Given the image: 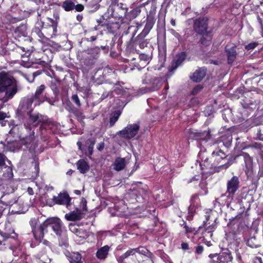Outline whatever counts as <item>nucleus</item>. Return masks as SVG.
<instances>
[{
    "mask_svg": "<svg viewBox=\"0 0 263 263\" xmlns=\"http://www.w3.org/2000/svg\"><path fill=\"white\" fill-rule=\"evenodd\" d=\"M50 86L54 94H57L59 92L58 86L55 83L51 82Z\"/></svg>",
    "mask_w": 263,
    "mask_h": 263,
    "instance_id": "obj_64",
    "label": "nucleus"
},
{
    "mask_svg": "<svg viewBox=\"0 0 263 263\" xmlns=\"http://www.w3.org/2000/svg\"><path fill=\"white\" fill-rule=\"evenodd\" d=\"M27 115L29 116L28 121L30 124L34 127H37L39 125H40L45 116L40 113L33 114L31 111L29 112H27Z\"/></svg>",
    "mask_w": 263,
    "mask_h": 263,
    "instance_id": "obj_22",
    "label": "nucleus"
},
{
    "mask_svg": "<svg viewBox=\"0 0 263 263\" xmlns=\"http://www.w3.org/2000/svg\"><path fill=\"white\" fill-rule=\"evenodd\" d=\"M45 220L42 223L39 224L38 218H32L29 221V224L31 228V232L35 239L41 241L45 233L48 232L47 227Z\"/></svg>",
    "mask_w": 263,
    "mask_h": 263,
    "instance_id": "obj_4",
    "label": "nucleus"
},
{
    "mask_svg": "<svg viewBox=\"0 0 263 263\" xmlns=\"http://www.w3.org/2000/svg\"><path fill=\"white\" fill-rule=\"evenodd\" d=\"M46 86L45 85H41L36 88L34 94L31 96L35 100V105H39L44 101L43 92Z\"/></svg>",
    "mask_w": 263,
    "mask_h": 263,
    "instance_id": "obj_25",
    "label": "nucleus"
},
{
    "mask_svg": "<svg viewBox=\"0 0 263 263\" xmlns=\"http://www.w3.org/2000/svg\"><path fill=\"white\" fill-rule=\"evenodd\" d=\"M76 165L78 170L81 174L86 173L90 168L88 163L83 159L79 160L77 162Z\"/></svg>",
    "mask_w": 263,
    "mask_h": 263,
    "instance_id": "obj_35",
    "label": "nucleus"
},
{
    "mask_svg": "<svg viewBox=\"0 0 263 263\" xmlns=\"http://www.w3.org/2000/svg\"><path fill=\"white\" fill-rule=\"evenodd\" d=\"M48 23L45 24L43 22L42 30H43V33L46 37V41H48L50 38L55 36L57 33V26L58 21L56 18L55 20L51 18H47Z\"/></svg>",
    "mask_w": 263,
    "mask_h": 263,
    "instance_id": "obj_10",
    "label": "nucleus"
},
{
    "mask_svg": "<svg viewBox=\"0 0 263 263\" xmlns=\"http://www.w3.org/2000/svg\"><path fill=\"white\" fill-rule=\"evenodd\" d=\"M199 196H201L199 192L193 194L190 199V204L197 206L200 201Z\"/></svg>",
    "mask_w": 263,
    "mask_h": 263,
    "instance_id": "obj_55",
    "label": "nucleus"
},
{
    "mask_svg": "<svg viewBox=\"0 0 263 263\" xmlns=\"http://www.w3.org/2000/svg\"><path fill=\"white\" fill-rule=\"evenodd\" d=\"M234 159L228 160L224 164H221L217 166L214 164L213 161H211V157L206 158L201 162H200V168L202 171L201 174H209L212 175L218 173L223 171H226L229 166L234 163Z\"/></svg>",
    "mask_w": 263,
    "mask_h": 263,
    "instance_id": "obj_2",
    "label": "nucleus"
},
{
    "mask_svg": "<svg viewBox=\"0 0 263 263\" xmlns=\"http://www.w3.org/2000/svg\"><path fill=\"white\" fill-rule=\"evenodd\" d=\"M114 169L116 171H120L124 169L125 166V158H117L116 159L114 163Z\"/></svg>",
    "mask_w": 263,
    "mask_h": 263,
    "instance_id": "obj_40",
    "label": "nucleus"
},
{
    "mask_svg": "<svg viewBox=\"0 0 263 263\" xmlns=\"http://www.w3.org/2000/svg\"><path fill=\"white\" fill-rule=\"evenodd\" d=\"M196 205L191 204L188 208V213L186 216V218L188 220L190 221L193 220V217L196 213Z\"/></svg>",
    "mask_w": 263,
    "mask_h": 263,
    "instance_id": "obj_52",
    "label": "nucleus"
},
{
    "mask_svg": "<svg viewBox=\"0 0 263 263\" xmlns=\"http://www.w3.org/2000/svg\"><path fill=\"white\" fill-rule=\"evenodd\" d=\"M72 101L75 103L78 107H80L81 105L80 101L78 97V96L77 94L73 95L71 97Z\"/></svg>",
    "mask_w": 263,
    "mask_h": 263,
    "instance_id": "obj_60",
    "label": "nucleus"
},
{
    "mask_svg": "<svg viewBox=\"0 0 263 263\" xmlns=\"http://www.w3.org/2000/svg\"><path fill=\"white\" fill-rule=\"evenodd\" d=\"M18 91L17 81H15L10 87L7 88V89L4 91L5 95L4 97L5 101H7L13 98L14 95L17 93Z\"/></svg>",
    "mask_w": 263,
    "mask_h": 263,
    "instance_id": "obj_28",
    "label": "nucleus"
},
{
    "mask_svg": "<svg viewBox=\"0 0 263 263\" xmlns=\"http://www.w3.org/2000/svg\"><path fill=\"white\" fill-rule=\"evenodd\" d=\"M128 10V8L125 3L119 2V0H111L107 12L112 17L123 23Z\"/></svg>",
    "mask_w": 263,
    "mask_h": 263,
    "instance_id": "obj_3",
    "label": "nucleus"
},
{
    "mask_svg": "<svg viewBox=\"0 0 263 263\" xmlns=\"http://www.w3.org/2000/svg\"><path fill=\"white\" fill-rule=\"evenodd\" d=\"M220 141L223 142V145L226 147H229L232 143V135L228 133L225 134H223L220 137Z\"/></svg>",
    "mask_w": 263,
    "mask_h": 263,
    "instance_id": "obj_43",
    "label": "nucleus"
},
{
    "mask_svg": "<svg viewBox=\"0 0 263 263\" xmlns=\"http://www.w3.org/2000/svg\"><path fill=\"white\" fill-rule=\"evenodd\" d=\"M209 257L210 259L209 263H232L233 259L232 253L229 250L218 254H210Z\"/></svg>",
    "mask_w": 263,
    "mask_h": 263,
    "instance_id": "obj_9",
    "label": "nucleus"
},
{
    "mask_svg": "<svg viewBox=\"0 0 263 263\" xmlns=\"http://www.w3.org/2000/svg\"><path fill=\"white\" fill-rule=\"evenodd\" d=\"M240 180L238 176H233L228 180L226 184L227 190L224 194L221 195L220 197H226L227 199H233L235 194L240 188Z\"/></svg>",
    "mask_w": 263,
    "mask_h": 263,
    "instance_id": "obj_5",
    "label": "nucleus"
},
{
    "mask_svg": "<svg viewBox=\"0 0 263 263\" xmlns=\"http://www.w3.org/2000/svg\"><path fill=\"white\" fill-rule=\"evenodd\" d=\"M141 12V7H136L131 10L129 12H127L125 18L128 21H132L136 18L140 14Z\"/></svg>",
    "mask_w": 263,
    "mask_h": 263,
    "instance_id": "obj_38",
    "label": "nucleus"
},
{
    "mask_svg": "<svg viewBox=\"0 0 263 263\" xmlns=\"http://www.w3.org/2000/svg\"><path fill=\"white\" fill-rule=\"evenodd\" d=\"M216 229V225L215 224H212L207 228H206L203 232H202V237L204 239L205 237H210L213 235V232Z\"/></svg>",
    "mask_w": 263,
    "mask_h": 263,
    "instance_id": "obj_46",
    "label": "nucleus"
},
{
    "mask_svg": "<svg viewBox=\"0 0 263 263\" xmlns=\"http://www.w3.org/2000/svg\"><path fill=\"white\" fill-rule=\"evenodd\" d=\"M33 102L35 103V100L32 96L25 98L22 101V109L26 110L27 112H29L30 111L32 112V105ZM34 105L36 106L35 104Z\"/></svg>",
    "mask_w": 263,
    "mask_h": 263,
    "instance_id": "obj_32",
    "label": "nucleus"
},
{
    "mask_svg": "<svg viewBox=\"0 0 263 263\" xmlns=\"http://www.w3.org/2000/svg\"><path fill=\"white\" fill-rule=\"evenodd\" d=\"M258 45L259 43L258 42L250 43L248 45H245V48L247 50H253Z\"/></svg>",
    "mask_w": 263,
    "mask_h": 263,
    "instance_id": "obj_58",
    "label": "nucleus"
},
{
    "mask_svg": "<svg viewBox=\"0 0 263 263\" xmlns=\"http://www.w3.org/2000/svg\"><path fill=\"white\" fill-rule=\"evenodd\" d=\"M109 249L110 247L108 245H105L99 248L96 253L97 258L100 260L105 259L108 256Z\"/></svg>",
    "mask_w": 263,
    "mask_h": 263,
    "instance_id": "obj_33",
    "label": "nucleus"
},
{
    "mask_svg": "<svg viewBox=\"0 0 263 263\" xmlns=\"http://www.w3.org/2000/svg\"><path fill=\"white\" fill-rule=\"evenodd\" d=\"M135 249H136V253H138L139 254H142L144 255H147V257H148L151 259L152 263H154L153 259L154 258V255H153V254L152 252H149L147 249H146L145 248H144L143 247H140L135 248Z\"/></svg>",
    "mask_w": 263,
    "mask_h": 263,
    "instance_id": "obj_42",
    "label": "nucleus"
},
{
    "mask_svg": "<svg viewBox=\"0 0 263 263\" xmlns=\"http://www.w3.org/2000/svg\"><path fill=\"white\" fill-rule=\"evenodd\" d=\"M52 201L55 204L65 205L68 209L71 205V198L66 191L60 192L58 196H54Z\"/></svg>",
    "mask_w": 263,
    "mask_h": 263,
    "instance_id": "obj_14",
    "label": "nucleus"
},
{
    "mask_svg": "<svg viewBox=\"0 0 263 263\" xmlns=\"http://www.w3.org/2000/svg\"><path fill=\"white\" fill-rule=\"evenodd\" d=\"M203 88V86L201 85H197L195 86L193 90H192V94L193 95H197L199 92H200L202 89Z\"/></svg>",
    "mask_w": 263,
    "mask_h": 263,
    "instance_id": "obj_61",
    "label": "nucleus"
},
{
    "mask_svg": "<svg viewBox=\"0 0 263 263\" xmlns=\"http://www.w3.org/2000/svg\"><path fill=\"white\" fill-rule=\"evenodd\" d=\"M201 179V177L199 175H195L191 179L187 181V183H193L195 187L196 184H198Z\"/></svg>",
    "mask_w": 263,
    "mask_h": 263,
    "instance_id": "obj_57",
    "label": "nucleus"
},
{
    "mask_svg": "<svg viewBox=\"0 0 263 263\" xmlns=\"http://www.w3.org/2000/svg\"><path fill=\"white\" fill-rule=\"evenodd\" d=\"M8 161L10 165L5 164L0 168V178L3 180H9L13 177V165L10 161Z\"/></svg>",
    "mask_w": 263,
    "mask_h": 263,
    "instance_id": "obj_19",
    "label": "nucleus"
},
{
    "mask_svg": "<svg viewBox=\"0 0 263 263\" xmlns=\"http://www.w3.org/2000/svg\"><path fill=\"white\" fill-rule=\"evenodd\" d=\"M96 59L87 55L84 56L82 59V63L85 69L89 70L92 68L96 63Z\"/></svg>",
    "mask_w": 263,
    "mask_h": 263,
    "instance_id": "obj_31",
    "label": "nucleus"
},
{
    "mask_svg": "<svg viewBox=\"0 0 263 263\" xmlns=\"http://www.w3.org/2000/svg\"><path fill=\"white\" fill-rule=\"evenodd\" d=\"M95 143L96 140L95 139H88L86 141V143L89 144L87 147V151L89 156H91L93 154V146Z\"/></svg>",
    "mask_w": 263,
    "mask_h": 263,
    "instance_id": "obj_53",
    "label": "nucleus"
},
{
    "mask_svg": "<svg viewBox=\"0 0 263 263\" xmlns=\"http://www.w3.org/2000/svg\"><path fill=\"white\" fill-rule=\"evenodd\" d=\"M52 126V122L49 119L47 116H45L43 118V121L40 124V130L41 132V134H44V130L46 132L48 130H51Z\"/></svg>",
    "mask_w": 263,
    "mask_h": 263,
    "instance_id": "obj_34",
    "label": "nucleus"
},
{
    "mask_svg": "<svg viewBox=\"0 0 263 263\" xmlns=\"http://www.w3.org/2000/svg\"><path fill=\"white\" fill-rule=\"evenodd\" d=\"M208 183L206 181L201 179L198 183V186L201 189L199 192L200 193V196L205 195L208 193V189L207 187Z\"/></svg>",
    "mask_w": 263,
    "mask_h": 263,
    "instance_id": "obj_48",
    "label": "nucleus"
},
{
    "mask_svg": "<svg viewBox=\"0 0 263 263\" xmlns=\"http://www.w3.org/2000/svg\"><path fill=\"white\" fill-rule=\"evenodd\" d=\"M98 0H91L86 5L89 12L92 13L96 12L100 8Z\"/></svg>",
    "mask_w": 263,
    "mask_h": 263,
    "instance_id": "obj_44",
    "label": "nucleus"
},
{
    "mask_svg": "<svg viewBox=\"0 0 263 263\" xmlns=\"http://www.w3.org/2000/svg\"><path fill=\"white\" fill-rule=\"evenodd\" d=\"M121 115V112L119 110L112 112L109 117V127H112L118 120Z\"/></svg>",
    "mask_w": 263,
    "mask_h": 263,
    "instance_id": "obj_47",
    "label": "nucleus"
},
{
    "mask_svg": "<svg viewBox=\"0 0 263 263\" xmlns=\"http://www.w3.org/2000/svg\"><path fill=\"white\" fill-rule=\"evenodd\" d=\"M189 136L191 138L200 142H207L212 136L210 130L199 132L197 130L190 129Z\"/></svg>",
    "mask_w": 263,
    "mask_h": 263,
    "instance_id": "obj_16",
    "label": "nucleus"
},
{
    "mask_svg": "<svg viewBox=\"0 0 263 263\" xmlns=\"http://www.w3.org/2000/svg\"><path fill=\"white\" fill-rule=\"evenodd\" d=\"M186 57L187 54L185 51H182L177 54L175 59L173 60L171 63V67L168 68L169 71L172 72L181 65L186 59Z\"/></svg>",
    "mask_w": 263,
    "mask_h": 263,
    "instance_id": "obj_21",
    "label": "nucleus"
},
{
    "mask_svg": "<svg viewBox=\"0 0 263 263\" xmlns=\"http://www.w3.org/2000/svg\"><path fill=\"white\" fill-rule=\"evenodd\" d=\"M66 256L70 263H83L82 255L78 252H68Z\"/></svg>",
    "mask_w": 263,
    "mask_h": 263,
    "instance_id": "obj_29",
    "label": "nucleus"
},
{
    "mask_svg": "<svg viewBox=\"0 0 263 263\" xmlns=\"http://www.w3.org/2000/svg\"><path fill=\"white\" fill-rule=\"evenodd\" d=\"M140 130L138 124H129L124 129L118 132V135L126 139L134 138Z\"/></svg>",
    "mask_w": 263,
    "mask_h": 263,
    "instance_id": "obj_11",
    "label": "nucleus"
},
{
    "mask_svg": "<svg viewBox=\"0 0 263 263\" xmlns=\"http://www.w3.org/2000/svg\"><path fill=\"white\" fill-rule=\"evenodd\" d=\"M136 253V249H129L126 252L123 253L118 258L119 262H123L125 259L128 258L130 256L135 255Z\"/></svg>",
    "mask_w": 263,
    "mask_h": 263,
    "instance_id": "obj_45",
    "label": "nucleus"
},
{
    "mask_svg": "<svg viewBox=\"0 0 263 263\" xmlns=\"http://www.w3.org/2000/svg\"><path fill=\"white\" fill-rule=\"evenodd\" d=\"M87 55L97 59L98 55L100 52V49L99 47L96 46L92 48H88L84 51Z\"/></svg>",
    "mask_w": 263,
    "mask_h": 263,
    "instance_id": "obj_41",
    "label": "nucleus"
},
{
    "mask_svg": "<svg viewBox=\"0 0 263 263\" xmlns=\"http://www.w3.org/2000/svg\"><path fill=\"white\" fill-rule=\"evenodd\" d=\"M209 257L210 259L209 263H232L233 259L232 253L229 250L218 254H210Z\"/></svg>",
    "mask_w": 263,
    "mask_h": 263,
    "instance_id": "obj_8",
    "label": "nucleus"
},
{
    "mask_svg": "<svg viewBox=\"0 0 263 263\" xmlns=\"http://www.w3.org/2000/svg\"><path fill=\"white\" fill-rule=\"evenodd\" d=\"M211 157V161H213L214 164L218 166L220 165L223 160L227 158V155L223 151L217 147L213 151Z\"/></svg>",
    "mask_w": 263,
    "mask_h": 263,
    "instance_id": "obj_20",
    "label": "nucleus"
},
{
    "mask_svg": "<svg viewBox=\"0 0 263 263\" xmlns=\"http://www.w3.org/2000/svg\"><path fill=\"white\" fill-rule=\"evenodd\" d=\"M65 218L68 221H75L82 219L83 216H81L79 213H75V211H72L66 214Z\"/></svg>",
    "mask_w": 263,
    "mask_h": 263,
    "instance_id": "obj_39",
    "label": "nucleus"
},
{
    "mask_svg": "<svg viewBox=\"0 0 263 263\" xmlns=\"http://www.w3.org/2000/svg\"><path fill=\"white\" fill-rule=\"evenodd\" d=\"M45 222L47 228L51 227L57 235H61L63 224L59 218L56 217L48 218L45 220Z\"/></svg>",
    "mask_w": 263,
    "mask_h": 263,
    "instance_id": "obj_15",
    "label": "nucleus"
},
{
    "mask_svg": "<svg viewBox=\"0 0 263 263\" xmlns=\"http://www.w3.org/2000/svg\"><path fill=\"white\" fill-rule=\"evenodd\" d=\"M201 36L199 40L198 43L203 47H208L212 43L213 35L211 31H209L203 34H200Z\"/></svg>",
    "mask_w": 263,
    "mask_h": 263,
    "instance_id": "obj_27",
    "label": "nucleus"
},
{
    "mask_svg": "<svg viewBox=\"0 0 263 263\" xmlns=\"http://www.w3.org/2000/svg\"><path fill=\"white\" fill-rule=\"evenodd\" d=\"M204 250L203 247L201 245H198L195 247V253L196 254L200 255L201 254Z\"/></svg>",
    "mask_w": 263,
    "mask_h": 263,
    "instance_id": "obj_63",
    "label": "nucleus"
},
{
    "mask_svg": "<svg viewBox=\"0 0 263 263\" xmlns=\"http://www.w3.org/2000/svg\"><path fill=\"white\" fill-rule=\"evenodd\" d=\"M69 230L76 234L78 236H80L81 234V229L79 228V226L76 224L70 223L69 225Z\"/></svg>",
    "mask_w": 263,
    "mask_h": 263,
    "instance_id": "obj_54",
    "label": "nucleus"
},
{
    "mask_svg": "<svg viewBox=\"0 0 263 263\" xmlns=\"http://www.w3.org/2000/svg\"><path fill=\"white\" fill-rule=\"evenodd\" d=\"M26 129L29 130V135L25 137H23L21 139V142L22 143L25 145L27 148H28L29 150H31V149H34L35 147V143L34 142V132L33 130H31L30 127L26 126Z\"/></svg>",
    "mask_w": 263,
    "mask_h": 263,
    "instance_id": "obj_18",
    "label": "nucleus"
},
{
    "mask_svg": "<svg viewBox=\"0 0 263 263\" xmlns=\"http://www.w3.org/2000/svg\"><path fill=\"white\" fill-rule=\"evenodd\" d=\"M226 52L227 53L228 63L232 64L235 60L237 56V52L234 47L230 49L226 48Z\"/></svg>",
    "mask_w": 263,
    "mask_h": 263,
    "instance_id": "obj_37",
    "label": "nucleus"
},
{
    "mask_svg": "<svg viewBox=\"0 0 263 263\" xmlns=\"http://www.w3.org/2000/svg\"><path fill=\"white\" fill-rule=\"evenodd\" d=\"M156 19L154 16L148 15L144 22L145 23L144 27L141 33L147 35L153 28Z\"/></svg>",
    "mask_w": 263,
    "mask_h": 263,
    "instance_id": "obj_26",
    "label": "nucleus"
},
{
    "mask_svg": "<svg viewBox=\"0 0 263 263\" xmlns=\"http://www.w3.org/2000/svg\"><path fill=\"white\" fill-rule=\"evenodd\" d=\"M132 190L129 193L126 198L129 203L135 204L136 202L144 203L148 196L149 190L148 186L143 183L138 182L132 186Z\"/></svg>",
    "mask_w": 263,
    "mask_h": 263,
    "instance_id": "obj_1",
    "label": "nucleus"
},
{
    "mask_svg": "<svg viewBox=\"0 0 263 263\" xmlns=\"http://www.w3.org/2000/svg\"><path fill=\"white\" fill-rule=\"evenodd\" d=\"M43 25V22H37L32 30V34L36 35L39 38V41L42 42L46 41V37L42 30Z\"/></svg>",
    "mask_w": 263,
    "mask_h": 263,
    "instance_id": "obj_23",
    "label": "nucleus"
},
{
    "mask_svg": "<svg viewBox=\"0 0 263 263\" xmlns=\"http://www.w3.org/2000/svg\"><path fill=\"white\" fill-rule=\"evenodd\" d=\"M179 224L181 227L183 228L185 234H188L190 233H193L194 234H196L197 231H195L194 228L189 227L187 225L186 222L183 220L181 221V222L179 223Z\"/></svg>",
    "mask_w": 263,
    "mask_h": 263,
    "instance_id": "obj_49",
    "label": "nucleus"
},
{
    "mask_svg": "<svg viewBox=\"0 0 263 263\" xmlns=\"http://www.w3.org/2000/svg\"><path fill=\"white\" fill-rule=\"evenodd\" d=\"M97 22H99V25L102 28V31L107 34H114L119 29L121 26L119 22L104 18L97 20Z\"/></svg>",
    "mask_w": 263,
    "mask_h": 263,
    "instance_id": "obj_6",
    "label": "nucleus"
},
{
    "mask_svg": "<svg viewBox=\"0 0 263 263\" xmlns=\"http://www.w3.org/2000/svg\"><path fill=\"white\" fill-rule=\"evenodd\" d=\"M135 35V33L130 40V43L133 47L138 46L140 49H144L147 47L149 43V40L145 39L147 35L140 33L136 37H134Z\"/></svg>",
    "mask_w": 263,
    "mask_h": 263,
    "instance_id": "obj_17",
    "label": "nucleus"
},
{
    "mask_svg": "<svg viewBox=\"0 0 263 263\" xmlns=\"http://www.w3.org/2000/svg\"><path fill=\"white\" fill-rule=\"evenodd\" d=\"M16 80L7 72H0V93L4 92L7 88L10 87Z\"/></svg>",
    "mask_w": 263,
    "mask_h": 263,
    "instance_id": "obj_13",
    "label": "nucleus"
},
{
    "mask_svg": "<svg viewBox=\"0 0 263 263\" xmlns=\"http://www.w3.org/2000/svg\"><path fill=\"white\" fill-rule=\"evenodd\" d=\"M257 138L261 141H263V127H259L256 134Z\"/></svg>",
    "mask_w": 263,
    "mask_h": 263,
    "instance_id": "obj_62",
    "label": "nucleus"
},
{
    "mask_svg": "<svg viewBox=\"0 0 263 263\" xmlns=\"http://www.w3.org/2000/svg\"><path fill=\"white\" fill-rule=\"evenodd\" d=\"M102 75L103 77L106 79L107 81H109L110 79L109 77H111L112 78H115L116 77V73L115 72V69L110 67V66H106L103 69ZM110 83H112L113 82H109Z\"/></svg>",
    "mask_w": 263,
    "mask_h": 263,
    "instance_id": "obj_36",
    "label": "nucleus"
},
{
    "mask_svg": "<svg viewBox=\"0 0 263 263\" xmlns=\"http://www.w3.org/2000/svg\"><path fill=\"white\" fill-rule=\"evenodd\" d=\"M206 68L205 67H201L196 69L190 77L192 81L198 83L203 80L206 76Z\"/></svg>",
    "mask_w": 263,
    "mask_h": 263,
    "instance_id": "obj_24",
    "label": "nucleus"
},
{
    "mask_svg": "<svg viewBox=\"0 0 263 263\" xmlns=\"http://www.w3.org/2000/svg\"><path fill=\"white\" fill-rule=\"evenodd\" d=\"M73 112L75 116L78 118L81 119L82 120L85 119V116L83 114V113L82 112H81V111L79 110L78 109H73Z\"/></svg>",
    "mask_w": 263,
    "mask_h": 263,
    "instance_id": "obj_59",
    "label": "nucleus"
},
{
    "mask_svg": "<svg viewBox=\"0 0 263 263\" xmlns=\"http://www.w3.org/2000/svg\"><path fill=\"white\" fill-rule=\"evenodd\" d=\"M209 257L210 259L209 263H232L233 259L232 253L229 250L218 254H210Z\"/></svg>",
    "mask_w": 263,
    "mask_h": 263,
    "instance_id": "obj_7",
    "label": "nucleus"
},
{
    "mask_svg": "<svg viewBox=\"0 0 263 263\" xmlns=\"http://www.w3.org/2000/svg\"><path fill=\"white\" fill-rule=\"evenodd\" d=\"M138 59L141 64L140 66H142L143 68H144L149 61V56L145 53H141L139 55Z\"/></svg>",
    "mask_w": 263,
    "mask_h": 263,
    "instance_id": "obj_50",
    "label": "nucleus"
},
{
    "mask_svg": "<svg viewBox=\"0 0 263 263\" xmlns=\"http://www.w3.org/2000/svg\"><path fill=\"white\" fill-rule=\"evenodd\" d=\"M240 156H242L243 157L247 168H249L252 167L253 161L252 157H251L248 153L243 152H241L239 155H236L234 157H232L231 158L229 159L228 160H233L234 159V163L235 162H236V159Z\"/></svg>",
    "mask_w": 263,
    "mask_h": 263,
    "instance_id": "obj_30",
    "label": "nucleus"
},
{
    "mask_svg": "<svg viewBox=\"0 0 263 263\" xmlns=\"http://www.w3.org/2000/svg\"><path fill=\"white\" fill-rule=\"evenodd\" d=\"M130 64L133 65L134 67L137 68L138 69L143 68L142 66H139L141 65L138 58H133L130 60Z\"/></svg>",
    "mask_w": 263,
    "mask_h": 263,
    "instance_id": "obj_56",
    "label": "nucleus"
},
{
    "mask_svg": "<svg viewBox=\"0 0 263 263\" xmlns=\"http://www.w3.org/2000/svg\"><path fill=\"white\" fill-rule=\"evenodd\" d=\"M62 7L65 11H71L74 9V3L70 0H66L63 2Z\"/></svg>",
    "mask_w": 263,
    "mask_h": 263,
    "instance_id": "obj_51",
    "label": "nucleus"
},
{
    "mask_svg": "<svg viewBox=\"0 0 263 263\" xmlns=\"http://www.w3.org/2000/svg\"><path fill=\"white\" fill-rule=\"evenodd\" d=\"M209 19L206 17H199L194 21L193 30L198 34H203L208 32Z\"/></svg>",
    "mask_w": 263,
    "mask_h": 263,
    "instance_id": "obj_12",
    "label": "nucleus"
}]
</instances>
